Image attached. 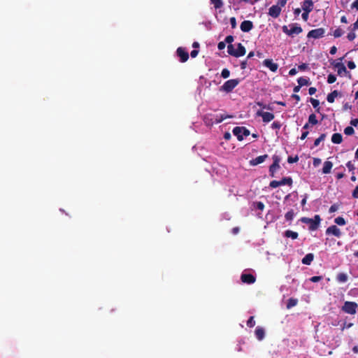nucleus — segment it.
Segmentation results:
<instances>
[{
	"mask_svg": "<svg viewBox=\"0 0 358 358\" xmlns=\"http://www.w3.org/2000/svg\"><path fill=\"white\" fill-rule=\"evenodd\" d=\"M301 221L303 223L309 224V229L310 230H316L321 222V218L319 215H315L313 218H308V217H302Z\"/></svg>",
	"mask_w": 358,
	"mask_h": 358,
	"instance_id": "1",
	"label": "nucleus"
},
{
	"mask_svg": "<svg viewBox=\"0 0 358 358\" xmlns=\"http://www.w3.org/2000/svg\"><path fill=\"white\" fill-rule=\"evenodd\" d=\"M240 82L241 80L238 78L229 80L221 86L220 90L227 93L231 92Z\"/></svg>",
	"mask_w": 358,
	"mask_h": 358,
	"instance_id": "2",
	"label": "nucleus"
},
{
	"mask_svg": "<svg viewBox=\"0 0 358 358\" xmlns=\"http://www.w3.org/2000/svg\"><path fill=\"white\" fill-rule=\"evenodd\" d=\"M358 305L356 302L345 301L342 306V310L348 314L355 315L357 313Z\"/></svg>",
	"mask_w": 358,
	"mask_h": 358,
	"instance_id": "3",
	"label": "nucleus"
},
{
	"mask_svg": "<svg viewBox=\"0 0 358 358\" xmlns=\"http://www.w3.org/2000/svg\"><path fill=\"white\" fill-rule=\"evenodd\" d=\"M273 164L269 166V173L271 177L275 176V173L280 169V157L277 155H274L272 157Z\"/></svg>",
	"mask_w": 358,
	"mask_h": 358,
	"instance_id": "4",
	"label": "nucleus"
},
{
	"mask_svg": "<svg viewBox=\"0 0 358 358\" xmlns=\"http://www.w3.org/2000/svg\"><path fill=\"white\" fill-rule=\"evenodd\" d=\"M292 178L290 177H285L283 178L280 181H278V180H272L270 184H269V186L272 188H276L280 185H292Z\"/></svg>",
	"mask_w": 358,
	"mask_h": 358,
	"instance_id": "5",
	"label": "nucleus"
},
{
	"mask_svg": "<svg viewBox=\"0 0 358 358\" xmlns=\"http://www.w3.org/2000/svg\"><path fill=\"white\" fill-rule=\"evenodd\" d=\"M282 31L289 36H293L294 34L298 35L301 34L303 29L300 26L292 25L290 26V29H288L287 26H283Z\"/></svg>",
	"mask_w": 358,
	"mask_h": 358,
	"instance_id": "6",
	"label": "nucleus"
},
{
	"mask_svg": "<svg viewBox=\"0 0 358 358\" xmlns=\"http://www.w3.org/2000/svg\"><path fill=\"white\" fill-rule=\"evenodd\" d=\"M324 34H325V29L324 28H318V29L310 30L308 33L307 37L308 38H312L317 39V38L323 37Z\"/></svg>",
	"mask_w": 358,
	"mask_h": 358,
	"instance_id": "7",
	"label": "nucleus"
},
{
	"mask_svg": "<svg viewBox=\"0 0 358 358\" xmlns=\"http://www.w3.org/2000/svg\"><path fill=\"white\" fill-rule=\"evenodd\" d=\"M257 116L262 117L264 122H269L274 119V115L269 112H264L262 110H258L256 113Z\"/></svg>",
	"mask_w": 358,
	"mask_h": 358,
	"instance_id": "8",
	"label": "nucleus"
},
{
	"mask_svg": "<svg viewBox=\"0 0 358 358\" xmlns=\"http://www.w3.org/2000/svg\"><path fill=\"white\" fill-rule=\"evenodd\" d=\"M326 234H332L336 237L340 238L341 236V231L336 225H331L326 229Z\"/></svg>",
	"mask_w": 358,
	"mask_h": 358,
	"instance_id": "9",
	"label": "nucleus"
},
{
	"mask_svg": "<svg viewBox=\"0 0 358 358\" xmlns=\"http://www.w3.org/2000/svg\"><path fill=\"white\" fill-rule=\"evenodd\" d=\"M176 52L181 62H185L189 59V53L184 48H178Z\"/></svg>",
	"mask_w": 358,
	"mask_h": 358,
	"instance_id": "10",
	"label": "nucleus"
},
{
	"mask_svg": "<svg viewBox=\"0 0 358 358\" xmlns=\"http://www.w3.org/2000/svg\"><path fill=\"white\" fill-rule=\"evenodd\" d=\"M281 13V8L278 5H273L268 9V15L273 18L279 17Z\"/></svg>",
	"mask_w": 358,
	"mask_h": 358,
	"instance_id": "11",
	"label": "nucleus"
},
{
	"mask_svg": "<svg viewBox=\"0 0 358 358\" xmlns=\"http://www.w3.org/2000/svg\"><path fill=\"white\" fill-rule=\"evenodd\" d=\"M253 23L250 20H244L241 22L240 28L243 32H249L253 29Z\"/></svg>",
	"mask_w": 358,
	"mask_h": 358,
	"instance_id": "12",
	"label": "nucleus"
},
{
	"mask_svg": "<svg viewBox=\"0 0 358 358\" xmlns=\"http://www.w3.org/2000/svg\"><path fill=\"white\" fill-rule=\"evenodd\" d=\"M241 281L247 284H252L255 282V277L250 273H243L241 276Z\"/></svg>",
	"mask_w": 358,
	"mask_h": 358,
	"instance_id": "13",
	"label": "nucleus"
},
{
	"mask_svg": "<svg viewBox=\"0 0 358 358\" xmlns=\"http://www.w3.org/2000/svg\"><path fill=\"white\" fill-rule=\"evenodd\" d=\"M263 64L265 66L268 68L272 72H275L278 70V64L274 63L272 59H266L264 60Z\"/></svg>",
	"mask_w": 358,
	"mask_h": 358,
	"instance_id": "14",
	"label": "nucleus"
},
{
	"mask_svg": "<svg viewBox=\"0 0 358 358\" xmlns=\"http://www.w3.org/2000/svg\"><path fill=\"white\" fill-rule=\"evenodd\" d=\"M268 157V155H264L258 156L257 157L252 159L250 161V164L251 166H257L259 164L263 163L266 159Z\"/></svg>",
	"mask_w": 358,
	"mask_h": 358,
	"instance_id": "15",
	"label": "nucleus"
},
{
	"mask_svg": "<svg viewBox=\"0 0 358 358\" xmlns=\"http://www.w3.org/2000/svg\"><path fill=\"white\" fill-rule=\"evenodd\" d=\"M303 11L311 12L313 9V2L312 0H305L302 3Z\"/></svg>",
	"mask_w": 358,
	"mask_h": 358,
	"instance_id": "16",
	"label": "nucleus"
},
{
	"mask_svg": "<svg viewBox=\"0 0 358 358\" xmlns=\"http://www.w3.org/2000/svg\"><path fill=\"white\" fill-rule=\"evenodd\" d=\"M255 334L256 338L259 341L263 340L265 336V331H264V328H262L261 327H257L256 328Z\"/></svg>",
	"mask_w": 358,
	"mask_h": 358,
	"instance_id": "17",
	"label": "nucleus"
},
{
	"mask_svg": "<svg viewBox=\"0 0 358 358\" xmlns=\"http://www.w3.org/2000/svg\"><path fill=\"white\" fill-rule=\"evenodd\" d=\"M234 135H235L237 137V139L239 141H241L243 140V134L242 133V129L241 127H236L233 129L232 131Z\"/></svg>",
	"mask_w": 358,
	"mask_h": 358,
	"instance_id": "18",
	"label": "nucleus"
},
{
	"mask_svg": "<svg viewBox=\"0 0 358 358\" xmlns=\"http://www.w3.org/2000/svg\"><path fill=\"white\" fill-rule=\"evenodd\" d=\"M245 52V47L241 43H238L237 45V49L236 50V57L243 56Z\"/></svg>",
	"mask_w": 358,
	"mask_h": 358,
	"instance_id": "19",
	"label": "nucleus"
},
{
	"mask_svg": "<svg viewBox=\"0 0 358 358\" xmlns=\"http://www.w3.org/2000/svg\"><path fill=\"white\" fill-rule=\"evenodd\" d=\"M232 115H220V116H216L214 120H211L212 122L211 124H218L222 122L223 120H224L227 118H231Z\"/></svg>",
	"mask_w": 358,
	"mask_h": 358,
	"instance_id": "20",
	"label": "nucleus"
},
{
	"mask_svg": "<svg viewBox=\"0 0 358 358\" xmlns=\"http://www.w3.org/2000/svg\"><path fill=\"white\" fill-rule=\"evenodd\" d=\"M333 167V163L330 161H326L324 163V166L322 168V173L324 174H327L331 172V170Z\"/></svg>",
	"mask_w": 358,
	"mask_h": 358,
	"instance_id": "21",
	"label": "nucleus"
},
{
	"mask_svg": "<svg viewBox=\"0 0 358 358\" xmlns=\"http://www.w3.org/2000/svg\"><path fill=\"white\" fill-rule=\"evenodd\" d=\"M313 259L314 255L313 253H308L302 259L301 262L305 265H310Z\"/></svg>",
	"mask_w": 358,
	"mask_h": 358,
	"instance_id": "22",
	"label": "nucleus"
},
{
	"mask_svg": "<svg viewBox=\"0 0 358 358\" xmlns=\"http://www.w3.org/2000/svg\"><path fill=\"white\" fill-rule=\"evenodd\" d=\"M334 66L338 69V74L341 75L343 73H348L345 65L341 62H337Z\"/></svg>",
	"mask_w": 358,
	"mask_h": 358,
	"instance_id": "23",
	"label": "nucleus"
},
{
	"mask_svg": "<svg viewBox=\"0 0 358 358\" xmlns=\"http://www.w3.org/2000/svg\"><path fill=\"white\" fill-rule=\"evenodd\" d=\"M343 141V136L339 133H335L331 136V141L335 144H339Z\"/></svg>",
	"mask_w": 358,
	"mask_h": 358,
	"instance_id": "24",
	"label": "nucleus"
},
{
	"mask_svg": "<svg viewBox=\"0 0 358 358\" xmlns=\"http://www.w3.org/2000/svg\"><path fill=\"white\" fill-rule=\"evenodd\" d=\"M338 95V92L337 90H334L331 93L327 95V100L329 103H334L335 98Z\"/></svg>",
	"mask_w": 358,
	"mask_h": 358,
	"instance_id": "25",
	"label": "nucleus"
},
{
	"mask_svg": "<svg viewBox=\"0 0 358 358\" xmlns=\"http://www.w3.org/2000/svg\"><path fill=\"white\" fill-rule=\"evenodd\" d=\"M285 236L287 238H292V239H296L299 236V234L297 232L291 230H287L285 231Z\"/></svg>",
	"mask_w": 358,
	"mask_h": 358,
	"instance_id": "26",
	"label": "nucleus"
},
{
	"mask_svg": "<svg viewBox=\"0 0 358 358\" xmlns=\"http://www.w3.org/2000/svg\"><path fill=\"white\" fill-rule=\"evenodd\" d=\"M348 277L346 273H339L336 276V280L339 282H345L348 281Z\"/></svg>",
	"mask_w": 358,
	"mask_h": 358,
	"instance_id": "27",
	"label": "nucleus"
},
{
	"mask_svg": "<svg viewBox=\"0 0 358 358\" xmlns=\"http://www.w3.org/2000/svg\"><path fill=\"white\" fill-rule=\"evenodd\" d=\"M298 300L296 299L290 298L288 299L287 303V308L290 309L291 308L296 306Z\"/></svg>",
	"mask_w": 358,
	"mask_h": 358,
	"instance_id": "28",
	"label": "nucleus"
},
{
	"mask_svg": "<svg viewBox=\"0 0 358 358\" xmlns=\"http://www.w3.org/2000/svg\"><path fill=\"white\" fill-rule=\"evenodd\" d=\"M297 82H298L299 85H300V86H301V87L305 86V85H308L310 84L309 79L303 78V77H300L299 78H298Z\"/></svg>",
	"mask_w": 358,
	"mask_h": 358,
	"instance_id": "29",
	"label": "nucleus"
},
{
	"mask_svg": "<svg viewBox=\"0 0 358 358\" xmlns=\"http://www.w3.org/2000/svg\"><path fill=\"white\" fill-rule=\"evenodd\" d=\"M310 101L312 103L314 108H316V112L319 113L320 110V108L319 107V105H320L319 100L313 99V98H310Z\"/></svg>",
	"mask_w": 358,
	"mask_h": 358,
	"instance_id": "30",
	"label": "nucleus"
},
{
	"mask_svg": "<svg viewBox=\"0 0 358 358\" xmlns=\"http://www.w3.org/2000/svg\"><path fill=\"white\" fill-rule=\"evenodd\" d=\"M349 30H350V31L348 34V36H347V38L350 41H353L355 38H356V34L355 33V30H353V27H350L348 28Z\"/></svg>",
	"mask_w": 358,
	"mask_h": 358,
	"instance_id": "31",
	"label": "nucleus"
},
{
	"mask_svg": "<svg viewBox=\"0 0 358 358\" xmlns=\"http://www.w3.org/2000/svg\"><path fill=\"white\" fill-rule=\"evenodd\" d=\"M308 123H310L312 125H315L318 123V121L317 120V117L314 113H312L308 117Z\"/></svg>",
	"mask_w": 358,
	"mask_h": 358,
	"instance_id": "32",
	"label": "nucleus"
},
{
	"mask_svg": "<svg viewBox=\"0 0 358 358\" xmlns=\"http://www.w3.org/2000/svg\"><path fill=\"white\" fill-rule=\"evenodd\" d=\"M253 208L262 211L264 209V204L262 201H256L252 203Z\"/></svg>",
	"mask_w": 358,
	"mask_h": 358,
	"instance_id": "33",
	"label": "nucleus"
},
{
	"mask_svg": "<svg viewBox=\"0 0 358 358\" xmlns=\"http://www.w3.org/2000/svg\"><path fill=\"white\" fill-rule=\"evenodd\" d=\"M326 134H322L317 138H316L314 141V146L317 147L320 145V142L323 141L325 139Z\"/></svg>",
	"mask_w": 358,
	"mask_h": 358,
	"instance_id": "34",
	"label": "nucleus"
},
{
	"mask_svg": "<svg viewBox=\"0 0 358 358\" xmlns=\"http://www.w3.org/2000/svg\"><path fill=\"white\" fill-rule=\"evenodd\" d=\"M334 222L336 224L340 225V226H343L346 223L345 219L343 217H338L335 218Z\"/></svg>",
	"mask_w": 358,
	"mask_h": 358,
	"instance_id": "35",
	"label": "nucleus"
},
{
	"mask_svg": "<svg viewBox=\"0 0 358 358\" xmlns=\"http://www.w3.org/2000/svg\"><path fill=\"white\" fill-rule=\"evenodd\" d=\"M227 52L230 55L236 57V49L232 44H229L227 46Z\"/></svg>",
	"mask_w": 358,
	"mask_h": 358,
	"instance_id": "36",
	"label": "nucleus"
},
{
	"mask_svg": "<svg viewBox=\"0 0 358 358\" xmlns=\"http://www.w3.org/2000/svg\"><path fill=\"white\" fill-rule=\"evenodd\" d=\"M294 210H290L285 214V217L286 220L292 221L294 218Z\"/></svg>",
	"mask_w": 358,
	"mask_h": 358,
	"instance_id": "37",
	"label": "nucleus"
},
{
	"mask_svg": "<svg viewBox=\"0 0 358 358\" xmlns=\"http://www.w3.org/2000/svg\"><path fill=\"white\" fill-rule=\"evenodd\" d=\"M211 3L214 5L215 8H220L223 6L222 0H210Z\"/></svg>",
	"mask_w": 358,
	"mask_h": 358,
	"instance_id": "38",
	"label": "nucleus"
},
{
	"mask_svg": "<svg viewBox=\"0 0 358 358\" xmlns=\"http://www.w3.org/2000/svg\"><path fill=\"white\" fill-rule=\"evenodd\" d=\"M344 34V31L341 28H337L334 31V36L335 38H339Z\"/></svg>",
	"mask_w": 358,
	"mask_h": 358,
	"instance_id": "39",
	"label": "nucleus"
},
{
	"mask_svg": "<svg viewBox=\"0 0 358 358\" xmlns=\"http://www.w3.org/2000/svg\"><path fill=\"white\" fill-rule=\"evenodd\" d=\"M354 133H355V130H354L353 127H347L344 129V134L348 136L352 135Z\"/></svg>",
	"mask_w": 358,
	"mask_h": 358,
	"instance_id": "40",
	"label": "nucleus"
},
{
	"mask_svg": "<svg viewBox=\"0 0 358 358\" xmlns=\"http://www.w3.org/2000/svg\"><path fill=\"white\" fill-rule=\"evenodd\" d=\"M229 76H230V71L229 69H222V71L221 72V76L223 78H227L229 77Z\"/></svg>",
	"mask_w": 358,
	"mask_h": 358,
	"instance_id": "41",
	"label": "nucleus"
},
{
	"mask_svg": "<svg viewBox=\"0 0 358 358\" xmlns=\"http://www.w3.org/2000/svg\"><path fill=\"white\" fill-rule=\"evenodd\" d=\"M255 325V321L254 320V317L251 316L249 317L248 320L247 321V326L249 327H253Z\"/></svg>",
	"mask_w": 358,
	"mask_h": 358,
	"instance_id": "42",
	"label": "nucleus"
},
{
	"mask_svg": "<svg viewBox=\"0 0 358 358\" xmlns=\"http://www.w3.org/2000/svg\"><path fill=\"white\" fill-rule=\"evenodd\" d=\"M299 161V157L296 155L295 157H292V156H289L287 158V162L289 164H293V163H296Z\"/></svg>",
	"mask_w": 358,
	"mask_h": 358,
	"instance_id": "43",
	"label": "nucleus"
},
{
	"mask_svg": "<svg viewBox=\"0 0 358 358\" xmlns=\"http://www.w3.org/2000/svg\"><path fill=\"white\" fill-rule=\"evenodd\" d=\"M336 80V77L334 74H329L327 77V83L329 84L334 83Z\"/></svg>",
	"mask_w": 358,
	"mask_h": 358,
	"instance_id": "44",
	"label": "nucleus"
},
{
	"mask_svg": "<svg viewBox=\"0 0 358 358\" xmlns=\"http://www.w3.org/2000/svg\"><path fill=\"white\" fill-rule=\"evenodd\" d=\"M338 208H339V205L334 203L332 206H331V207L329 209V212L330 213H334L338 210Z\"/></svg>",
	"mask_w": 358,
	"mask_h": 358,
	"instance_id": "45",
	"label": "nucleus"
},
{
	"mask_svg": "<svg viewBox=\"0 0 358 358\" xmlns=\"http://www.w3.org/2000/svg\"><path fill=\"white\" fill-rule=\"evenodd\" d=\"M281 126H282L281 123L278 121L273 122L271 124L272 129H280Z\"/></svg>",
	"mask_w": 358,
	"mask_h": 358,
	"instance_id": "46",
	"label": "nucleus"
},
{
	"mask_svg": "<svg viewBox=\"0 0 358 358\" xmlns=\"http://www.w3.org/2000/svg\"><path fill=\"white\" fill-rule=\"evenodd\" d=\"M346 166L349 169L350 171L354 172L355 169V165L352 163V162L349 161L346 164Z\"/></svg>",
	"mask_w": 358,
	"mask_h": 358,
	"instance_id": "47",
	"label": "nucleus"
},
{
	"mask_svg": "<svg viewBox=\"0 0 358 358\" xmlns=\"http://www.w3.org/2000/svg\"><path fill=\"white\" fill-rule=\"evenodd\" d=\"M230 24H231L232 29H235L236 27L237 24H236V20L235 17H231L230 18Z\"/></svg>",
	"mask_w": 358,
	"mask_h": 358,
	"instance_id": "48",
	"label": "nucleus"
},
{
	"mask_svg": "<svg viewBox=\"0 0 358 358\" xmlns=\"http://www.w3.org/2000/svg\"><path fill=\"white\" fill-rule=\"evenodd\" d=\"M322 279V277L318 275V276H313L312 278H310V280L313 282H317L320 281Z\"/></svg>",
	"mask_w": 358,
	"mask_h": 358,
	"instance_id": "49",
	"label": "nucleus"
},
{
	"mask_svg": "<svg viewBox=\"0 0 358 358\" xmlns=\"http://www.w3.org/2000/svg\"><path fill=\"white\" fill-rule=\"evenodd\" d=\"M234 41V36H227L226 38H225V43H227L228 44H231L232 42Z\"/></svg>",
	"mask_w": 358,
	"mask_h": 358,
	"instance_id": "50",
	"label": "nucleus"
},
{
	"mask_svg": "<svg viewBox=\"0 0 358 358\" xmlns=\"http://www.w3.org/2000/svg\"><path fill=\"white\" fill-rule=\"evenodd\" d=\"M308 64H306V63H303V64H301L299 65V66H298V69H299V71H305V70H306V69H308Z\"/></svg>",
	"mask_w": 358,
	"mask_h": 358,
	"instance_id": "51",
	"label": "nucleus"
},
{
	"mask_svg": "<svg viewBox=\"0 0 358 358\" xmlns=\"http://www.w3.org/2000/svg\"><path fill=\"white\" fill-rule=\"evenodd\" d=\"M241 129H242V133L244 136H248L250 135V132L247 128H245L244 127H241Z\"/></svg>",
	"mask_w": 358,
	"mask_h": 358,
	"instance_id": "52",
	"label": "nucleus"
},
{
	"mask_svg": "<svg viewBox=\"0 0 358 358\" xmlns=\"http://www.w3.org/2000/svg\"><path fill=\"white\" fill-rule=\"evenodd\" d=\"M320 163H321V159H319V158H314L313 159V164L314 166H315V167L318 166L320 164Z\"/></svg>",
	"mask_w": 358,
	"mask_h": 358,
	"instance_id": "53",
	"label": "nucleus"
},
{
	"mask_svg": "<svg viewBox=\"0 0 358 358\" xmlns=\"http://www.w3.org/2000/svg\"><path fill=\"white\" fill-rule=\"evenodd\" d=\"M225 46H226L225 42L224 41H221V42H220L218 43L217 48L219 50H222L224 49Z\"/></svg>",
	"mask_w": 358,
	"mask_h": 358,
	"instance_id": "54",
	"label": "nucleus"
},
{
	"mask_svg": "<svg viewBox=\"0 0 358 358\" xmlns=\"http://www.w3.org/2000/svg\"><path fill=\"white\" fill-rule=\"evenodd\" d=\"M310 12H307V11H303V13H302V18L304 21H307L308 19V15Z\"/></svg>",
	"mask_w": 358,
	"mask_h": 358,
	"instance_id": "55",
	"label": "nucleus"
},
{
	"mask_svg": "<svg viewBox=\"0 0 358 358\" xmlns=\"http://www.w3.org/2000/svg\"><path fill=\"white\" fill-rule=\"evenodd\" d=\"M348 68H349L350 69H355L356 65H355V62H352V61H349V62H348Z\"/></svg>",
	"mask_w": 358,
	"mask_h": 358,
	"instance_id": "56",
	"label": "nucleus"
},
{
	"mask_svg": "<svg viewBox=\"0 0 358 358\" xmlns=\"http://www.w3.org/2000/svg\"><path fill=\"white\" fill-rule=\"evenodd\" d=\"M287 3V1L286 0H278V6H280V8H281L282 7H284Z\"/></svg>",
	"mask_w": 358,
	"mask_h": 358,
	"instance_id": "57",
	"label": "nucleus"
},
{
	"mask_svg": "<svg viewBox=\"0 0 358 358\" xmlns=\"http://www.w3.org/2000/svg\"><path fill=\"white\" fill-rule=\"evenodd\" d=\"M352 196L355 199L358 198V186H357L355 189L353 190Z\"/></svg>",
	"mask_w": 358,
	"mask_h": 358,
	"instance_id": "58",
	"label": "nucleus"
},
{
	"mask_svg": "<svg viewBox=\"0 0 358 358\" xmlns=\"http://www.w3.org/2000/svg\"><path fill=\"white\" fill-rule=\"evenodd\" d=\"M231 135L229 132L227 131L224 134V138L226 140V141H229L231 139Z\"/></svg>",
	"mask_w": 358,
	"mask_h": 358,
	"instance_id": "59",
	"label": "nucleus"
},
{
	"mask_svg": "<svg viewBox=\"0 0 358 358\" xmlns=\"http://www.w3.org/2000/svg\"><path fill=\"white\" fill-rule=\"evenodd\" d=\"M351 8H355L358 10V0H355L352 4H351Z\"/></svg>",
	"mask_w": 358,
	"mask_h": 358,
	"instance_id": "60",
	"label": "nucleus"
},
{
	"mask_svg": "<svg viewBox=\"0 0 358 358\" xmlns=\"http://www.w3.org/2000/svg\"><path fill=\"white\" fill-rule=\"evenodd\" d=\"M350 124L354 126V127H357L358 126V119L356 118V119H352L351 121H350Z\"/></svg>",
	"mask_w": 358,
	"mask_h": 358,
	"instance_id": "61",
	"label": "nucleus"
},
{
	"mask_svg": "<svg viewBox=\"0 0 358 358\" xmlns=\"http://www.w3.org/2000/svg\"><path fill=\"white\" fill-rule=\"evenodd\" d=\"M317 90L315 87H311L308 90V93L310 95H313L316 92Z\"/></svg>",
	"mask_w": 358,
	"mask_h": 358,
	"instance_id": "62",
	"label": "nucleus"
},
{
	"mask_svg": "<svg viewBox=\"0 0 358 358\" xmlns=\"http://www.w3.org/2000/svg\"><path fill=\"white\" fill-rule=\"evenodd\" d=\"M337 52V48L336 46H332L331 48H330V54L331 55H335Z\"/></svg>",
	"mask_w": 358,
	"mask_h": 358,
	"instance_id": "63",
	"label": "nucleus"
},
{
	"mask_svg": "<svg viewBox=\"0 0 358 358\" xmlns=\"http://www.w3.org/2000/svg\"><path fill=\"white\" fill-rule=\"evenodd\" d=\"M296 73H297L296 69H294V68H293V69H290V70H289V75L292 76L296 75Z\"/></svg>",
	"mask_w": 358,
	"mask_h": 358,
	"instance_id": "64",
	"label": "nucleus"
}]
</instances>
